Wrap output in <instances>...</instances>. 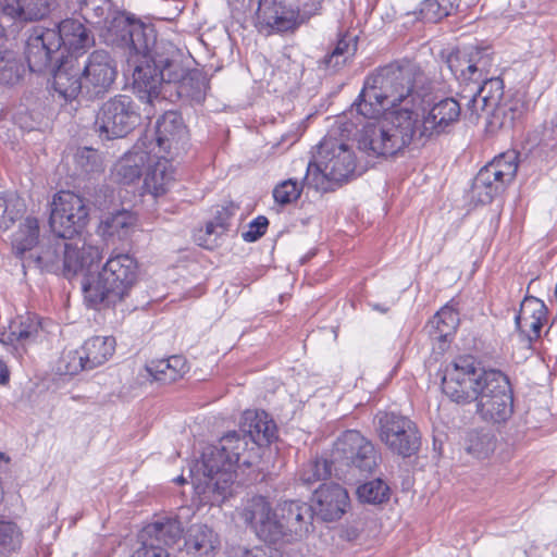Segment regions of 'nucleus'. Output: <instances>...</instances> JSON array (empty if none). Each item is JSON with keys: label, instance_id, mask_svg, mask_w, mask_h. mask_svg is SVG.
<instances>
[{"label": "nucleus", "instance_id": "obj_1", "mask_svg": "<svg viewBox=\"0 0 557 557\" xmlns=\"http://www.w3.org/2000/svg\"><path fill=\"white\" fill-rule=\"evenodd\" d=\"M113 41L128 50V65H133V87L138 98L150 107L165 99V85L183 77L189 57L172 41L156 36L152 26L128 16L117 17L111 28Z\"/></svg>", "mask_w": 557, "mask_h": 557}, {"label": "nucleus", "instance_id": "obj_2", "mask_svg": "<svg viewBox=\"0 0 557 557\" xmlns=\"http://www.w3.org/2000/svg\"><path fill=\"white\" fill-rule=\"evenodd\" d=\"M421 76L420 67L408 60L382 66L366 78L351 110L367 119H373L380 116L388 104L420 100V95L414 91V87Z\"/></svg>", "mask_w": 557, "mask_h": 557}, {"label": "nucleus", "instance_id": "obj_3", "mask_svg": "<svg viewBox=\"0 0 557 557\" xmlns=\"http://www.w3.org/2000/svg\"><path fill=\"white\" fill-rule=\"evenodd\" d=\"M137 261L128 253L111 256L101 270L83 278L82 288L89 307H114L137 280Z\"/></svg>", "mask_w": 557, "mask_h": 557}, {"label": "nucleus", "instance_id": "obj_4", "mask_svg": "<svg viewBox=\"0 0 557 557\" xmlns=\"http://www.w3.org/2000/svg\"><path fill=\"white\" fill-rule=\"evenodd\" d=\"M249 442L239 430L230 431L219 441L218 446L207 448L201 457L197 471L202 470V479L195 475L190 469L191 478L197 485H205L203 490H212L222 495L234 480V468L240 456L247 450Z\"/></svg>", "mask_w": 557, "mask_h": 557}, {"label": "nucleus", "instance_id": "obj_5", "mask_svg": "<svg viewBox=\"0 0 557 557\" xmlns=\"http://www.w3.org/2000/svg\"><path fill=\"white\" fill-rule=\"evenodd\" d=\"M356 169L352 149L336 138L325 137L318 146L317 159L309 162L305 183L315 190L329 191L347 182Z\"/></svg>", "mask_w": 557, "mask_h": 557}, {"label": "nucleus", "instance_id": "obj_6", "mask_svg": "<svg viewBox=\"0 0 557 557\" xmlns=\"http://www.w3.org/2000/svg\"><path fill=\"white\" fill-rule=\"evenodd\" d=\"M332 456L335 475L349 480L372 474L380 458L373 444L356 430H347L337 438Z\"/></svg>", "mask_w": 557, "mask_h": 557}, {"label": "nucleus", "instance_id": "obj_7", "mask_svg": "<svg viewBox=\"0 0 557 557\" xmlns=\"http://www.w3.org/2000/svg\"><path fill=\"white\" fill-rule=\"evenodd\" d=\"M139 107L127 95H115L98 108L92 125L101 140L123 138L139 125Z\"/></svg>", "mask_w": 557, "mask_h": 557}, {"label": "nucleus", "instance_id": "obj_8", "mask_svg": "<svg viewBox=\"0 0 557 557\" xmlns=\"http://www.w3.org/2000/svg\"><path fill=\"white\" fill-rule=\"evenodd\" d=\"M490 369L481 368L472 357H459L446 366L442 391L454 403H474L485 385Z\"/></svg>", "mask_w": 557, "mask_h": 557}, {"label": "nucleus", "instance_id": "obj_9", "mask_svg": "<svg viewBox=\"0 0 557 557\" xmlns=\"http://www.w3.org/2000/svg\"><path fill=\"white\" fill-rule=\"evenodd\" d=\"M374 420L380 441L393 454L409 458L419 451L421 435L408 417L395 411H379Z\"/></svg>", "mask_w": 557, "mask_h": 557}, {"label": "nucleus", "instance_id": "obj_10", "mask_svg": "<svg viewBox=\"0 0 557 557\" xmlns=\"http://www.w3.org/2000/svg\"><path fill=\"white\" fill-rule=\"evenodd\" d=\"M474 403L482 420L491 423L506 422L513 412V395L507 375L490 369L485 385Z\"/></svg>", "mask_w": 557, "mask_h": 557}, {"label": "nucleus", "instance_id": "obj_11", "mask_svg": "<svg viewBox=\"0 0 557 557\" xmlns=\"http://www.w3.org/2000/svg\"><path fill=\"white\" fill-rule=\"evenodd\" d=\"M89 210L85 199L73 191L61 190L53 196L49 224L54 235L72 239L87 225Z\"/></svg>", "mask_w": 557, "mask_h": 557}, {"label": "nucleus", "instance_id": "obj_12", "mask_svg": "<svg viewBox=\"0 0 557 557\" xmlns=\"http://www.w3.org/2000/svg\"><path fill=\"white\" fill-rule=\"evenodd\" d=\"M188 144V131L181 113L166 111L156 122L151 135L146 134L143 146L153 156L180 157Z\"/></svg>", "mask_w": 557, "mask_h": 557}, {"label": "nucleus", "instance_id": "obj_13", "mask_svg": "<svg viewBox=\"0 0 557 557\" xmlns=\"http://www.w3.org/2000/svg\"><path fill=\"white\" fill-rule=\"evenodd\" d=\"M493 65L492 51L488 47L469 46L450 52L446 66L460 83L480 85L491 79Z\"/></svg>", "mask_w": 557, "mask_h": 557}, {"label": "nucleus", "instance_id": "obj_14", "mask_svg": "<svg viewBox=\"0 0 557 557\" xmlns=\"http://www.w3.org/2000/svg\"><path fill=\"white\" fill-rule=\"evenodd\" d=\"M59 37L54 32L42 26L33 27L25 42L24 55L33 73L42 74L51 71L64 58L59 49Z\"/></svg>", "mask_w": 557, "mask_h": 557}, {"label": "nucleus", "instance_id": "obj_15", "mask_svg": "<svg viewBox=\"0 0 557 557\" xmlns=\"http://www.w3.org/2000/svg\"><path fill=\"white\" fill-rule=\"evenodd\" d=\"M84 98L96 100L102 98L112 88L116 76L115 60L106 50L91 52L82 70Z\"/></svg>", "mask_w": 557, "mask_h": 557}, {"label": "nucleus", "instance_id": "obj_16", "mask_svg": "<svg viewBox=\"0 0 557 557\" xmlns=\"http://www.w3.org/2000/svg\"><path fill=\"white\" fill-rule=\"evenodd\" d=\"M382 117L401 150L417 138H429V135L422 134L423 117L420 112L419 100L392 106V109L385 112Z\"/></svg>", "mask_w": 557, "mask_h": 557}, {"label": "nucleus", "instance_id": "obj_17", "mask_svg": "<svg viewBox=\"0 0 557 557\" xmlns=\"http://www.w3.org/2000/svg\"><path fill=\"white\" fill-rule=\"evenodd\" d=\"M243 519L249 524L264 542H287V533L281 517L272 512V508L265 497L255 496L246 505L242 513Z\"/></svg>", "mask_w": 557, "mask_h": 557}, {"label": "nucleus", "instance_id": "obj_18", "mask_svg": "<svg viewBox=\"0 0 557 557\" xmlns=\"http://www.w3.org/2000/svg\"><path fill=\"white\" fill-rule=\"evenodd\" d=\"M373 117L361 129L358 148L369 157H391L401 151L383 117Z\"/></svg>", "mask_w": 557, "mask_h": 557}, {"label": "nucleus", "instance_id": "obj_19", "mask_svg": "<svg viewBox=\"0 0 557 557\" xmlns=\"http://www.w3.org/2000/svg\"><path fill=\"white\" fill-rule=\"evenodd\" d=\"M278 517L287 533V542L301 540L313 530V508L300 500H285L278 505Z\"/></svg>", "mask_w": 557, "mask_h": 557}, {"label": "nucleus", "instance_id": "obj_20", "mask_svg": "<svg viewBox=\"0 0 557 557\" xmlns=\"http://www.w3.org/2000/svg\"><path fill=\"white\" fill-rule=\"evenodd\" d=\"M503 97L504 84L500 78H491L480 85H474L470 97L460 96L461 100H467L465 116L474 121L480 117L481 112H485L487 116L492 117L493 108L498 100H503Z\"/></svg>", "mask_w": 557, "mask_h": 557}, {"label": "nucleus", "instance_id": "obj_21", "mask_svg": "<svg viewBox=\"0 0 557 557\" xmlns=\"http://www.w3.org/2000/svg\"><path fill=\"white\" fill-rule=\"evenodd\" d=\"M99 260L100 250L97 246L87 244L81 237L67 239L62 275L71 277L78 273H85L84 278L88 275H94L95 273L91 272V269Z\"/></svg>", "mask_w": 557, "mask_h": 557}, {"label": "nucleus", "instance_id": "obj_22", "mask_svg": "<svg viewBox=\"0 0 557 557\" xmlns=\"http://www.w3.org/2000/svg\"><path fill=\"white\" fill-rule=\"evenodd\" d=\"M69 238L54 235L44 242L36 252L28 253L23 262L24 267H35L41 272L61 274L64 271V255Z\"/></svg>", "mask_w": 557, "mask_h": 557}, {"label": "nucleus", "instance_id": "obj_23", "mask_svg": "<svg viewBox=\"0 0 557 557\" xmlns=\"http://www.w3.org/2000/svg\"><path fill=\"white\" fill-rule=\"evenodd\" d=\"M315 512L323 521H336L349 505L347 491L337 483L321 484L314 491Z\"/></svg>", "mask_w": 557, "mask_h": 557}, {"label": "nucleus", "instance_id": "obj_24", "mask_svg": "<svg viewBox=\"0 0 557 557\" xmlns=\"http://www.w3.org/2000/svg\"><path fill=\"white\" fill-rule=\"evenodd\" d=\"M50 72H52V88L65 101L84 98V84L82 70L72 58L65 57Z\"/></svg>", "mask_w": 557, "mask_h": 557}, {"label": "nucleus", "instance_id": "obj_25", "mask_svg": "<svg viewBox=\"0 0 557 557\" xmlns=\"http://www.w3.org/2000/svg\"><path fill=\"white\" fill-rule=\"evenodd\" d=\"M461 114V103L453 97H447L435 102L422 122V134L432 137L446 133L456 124Z\"/></svg>", "mask_w": 557, "mask_h": 557}, {"label": "nucleus", "instance_id": "obj_26", "mask_svg": "<svg viewBox=\"0 0 557 557\" xmlns=\"http://www.w3.org/2000/svg\"><path fill=\"white\" fill-rule=\"evenodd\" d=\"M239 431L248 442L258 447L271 444L277 437V428L273 419L261 410H246Z\"/></svg>", "mask_w": 557, "mask_h": 557}, {"label": "nucleus", "instance_id": "obj_27", "mask_svg": "<svg viewBox=\"0 0 557 557\" xmlns=\"http://www.w3.org/2000/svg\"><path fill=\"white\" fill-rule=\"evenodd\" d=\"M183 535V527L176 518H163L146 525L139 533L138 540L153 546L168 548L177 544Z\"/></svg>", "mask_w": 557, "mask_h": 557}, {"label": "nucleus", "instance_id": "obj_28", "mask_svg": "<svg viewBox=\"0 0 557 557\" xmlns=\"http://www.w3.org/2000/svg\"><path fill=\"white\" fill-rule=\"evenodd\" d=\"M79 12L88 24L95 25L104 30L102 36L107 42L122 47V42L113 41L115 35L111 28L113 26V22L117 17L125 15L123 13H114L113 17L109 20L110 0H81Z\"/></svg>", "mask_w": 557, "mask_h": 557}, {"label": "nucleus", "instance_id": "obj_29", "mask_svg": "<svg viewBox=\"0 0 557 557\" xmlns=\"http://www.w3.org/2000/svg\"><path fill=\"white\" fill-rule=\"evenodd\" d=\"M49 30L59 37L60 51L77 52L94 44L89 30L77 20L66 18Z\"/></svg>", "mask_w": 557, "mask_h": 557}, {"label": "nucleus", "instance_id": "obj_30", "mask_svg": "<svg viewBox=\"0 0 557 557\" xmlns=\"http://www.w3.org/2000/svg\"><path fill=\"white\" fill-rule=\"evenodd\" d=\"M40 321L35 314L27 313L12 320L7 330L0 332V343L16 349V345L24 346L34 341L39 332Z\"/></svg>", "mask_w": 557, "mask_h": 557}, {"label": "nucleus", "instance_id": "obj_31", "mask_svg": "<svg viewBox=\"0 0 557 557\" xmlns=\"http://www.w3.org/2000/svg\"><path fill=\"white\" fill-rule=\"evenodd\" d=\"M187 363L183 356L174 355L166 359L151 360L145 367V377L150 382L170 384L187 372Z\"/></svg>", "mask_w": 557, "mask_h": 557}, {"label": "nucleus", "instance_id": "obj_32", "mask_svg": "<svg viewBox=\"0 0 557 557\" xmlns=\"http://www.w3.org/2000/svg\"><path fill=\"white\" fill-rule=\"evenodd\" d=\"M51 0H4L3 15L20 22H32L47 16Z\"/></svg>", "mask_w": 557, "mask_h": 557}, {"label": "nucleus", "instance_id": "obj_33", "mask_svg": "<svg viewBox=\"0 0 557 557\" xmlns=\"http://www.w3.org/2000/svg\"><path fill=\"white\" fill-rule=\"evenodd\" d=\"M176 87L180 98H186L201 102L206 98L209 88V79L206 73L199 69H189V63L184 67L183 77L172 82Z\"/></svg>", "mask_w": 557, "mask_h": 557}, {"label": "nucleus", "instance_id": "obj_34", "mask_svg": "<svg viewBox=\"0 0 557 557\" xmlns=\"http://www.w3.org/2000/svg\"><path fill=\"white\" fill-rule=\"evenodd\" d=\"M184 545L188 554L209 556L218 548L219 537L207 524L196 523L187 530Z\"/></svg>", "mask_w": 557, "mask_h": 557}, {"label": "nucleus", "instance_id": "obj_35", "mask_svg": "<svg viewBox=\"0 0 557 557\" xmlns=\"http://www.w3.org/2000/svg\"><path fill=\"white\" fill-rule=\"evenodd\" d=\"M158 161L150 168L144 178V186L147 191L154 196H160L166 193L169 186L174 181V171L169 156H156Z\"/></svg>", "mask_w": 557, "mask_h": 557}, {"label": "nucleus", "instance_id": "obj_36", "mask_svg": "<svg viewBox=\"0 0 557 557\" xmlns=\"http://www.w3.org/2000/svg\"><path fill=\"white\" fill-rule=\"evenodd\" d=\"M115 338L112 336H92L81 346L84 362L88 370L104 364L115 351Z\"/></svg>", "mask_w": 557, "mask_h": 557}, {"label": "nucleus", "instance_id": "obj_37", "mask_svg": "<svg viewBox=\"0 0 557 557\" xmlns=\"http://www.w3.org/2000/svg\"><path fill=\"white\" fill-rule=\"evenodd\" d=\"M39 220L36 216L28 215L20 224L17 230L12 234V249L16 257L23 262L25 257L32 252L33 248L39 242Z\"/></svg>", "mask_w": 557, "mask_h": 557}, {"label": "nucleus", "instance_id": "obj_38", "mask_svg": "<svg viewBox=\"0 0 557 557\" xmlns=\"http://www.w3.org/2000/svg\"><path fill=\"white\" fill-rule=\"evenodd\" d=\"M357 36L345 34L341 36L324 58L319 61V67L330 72L341 70L357 51Z\"/></svg>", "mask_w": 557, "mask_h": 557}, {"label": "nucleus", "instance_id": "obj_39", "mask_svg": "<svg viewBox=\"0 0 557 557\" xmlns=\"http://www.w3.org/2000/svg\"><path fill=\"white\" fill-rule=\"evenodd\" d=\"M233 214V211L226 207L216 210L212 220L206 223V228L200 230L196 236L199 246L213 249L218 245V239L228 231Z\"/></svg>", "mask_w": 557, "mask_h": 557}, {"label": "nucleus", "instance_id": "obj_40", "mask_svg": "<svg viewBox=\"0 0 557 557\" xmlns=\"http://www.w3.org/2000/svg\"><path fill=\"white\" fill-rule=\"evenodd\" d=\"M506 185L484 166L479 171L472 183L473 197L482 205L491 203L500 195Z\"/></svg>", "mask_w": 557, "mask_h": 557}, {"label": "nucleus", "instance_id": "obj_41", "mask_svg": "<svg viewBox=\"0 0 557 557\" xmlns=\"http://www.w3.org/2000/svg\"><path fill=\"white\" fill-rule=\"evenodd\" d=\"M458 324V312L449 306H444L429 321L426 329L431 337L445 342L456 331Z\"/></svg>", "mask_w": 557, "mask_h": 557}, {"label": "nucleus", "instance_id": "obj_42", "mask_svg": "<svg viewBox=\"0 0 557 557\" xmlns=\"http://www.w3.org/2000/svg\"><path fill=\"white\" fill-rule=\"evenodd\" d=\"M497 440L488 430H472L466 437V451L476 459L488 458L496 449Z\"/></svg>", "mask_w": 557, "mask_h": 557}, {"label": "nucleus", "instance_id": "obj_43", "mask_svg": "<svg viewBox=\"0 0 557 557\" xmlns=\"http://www.w3.org/2000/svg\"><path fill=\"white\" fill-rule=\"evenodd\" d=\"M147 153H149L148 150L146 152H132L124 156L117 162L115 171L122 184L128 185L141 177L143 170L147 162Z\"/></svg>", "mask_w": 557, "mask_h": 557}, {"label": "nucleus", "instance_id": "obj_44", "mask_svg": "<svg viewBox=\"0 0 557 557\" xmlns=\"http://www.w3.org/2000/svg\"><path fill=\"white\" fill-rule=\"evenodd\" d=\"M484 168L507 185L516 177L518 171V152L515 150L504 152L495 157Z\"/></svg>", "mask_w": 557, "mask_h": 557}, {"label": "nucleus", "instance_id": "obj_45", "mask_svg": "<svg viewBox=\"0 0 557 557\" xmlns=\"http://www.w3.org/2000/svg\"><path fill=\"white\" fill-rule=\"evenodd\" d=\"M135 225V216L127 210L116 211L101 223L102 233L108 237L125 239Z\"/></svg>", "mask_w": 557, "mask_h": 557}, {"label": "nucleus", "instance_id": "obj_46", "mask_svg": "<svg viewBox=\"0 0 557 557\" xmlns=\"http://www.w3.org/2000/svg\"><path fill=\"white\" fill-rule=\"evenodd\" d=\"M523 114V104L519 100L497 101L492 111L490 124L500 128H510Z\"/></svg>", "mask_w": 557, "mask_h": 557}, {"label": "nucleus", "instance_id": "obj_47", "mask_svg": "<svg viewBox=\"0 0 557 557\" xmlns=\"http://www.w3.org/2000/svg\"><path fill=\"white\" fill-rule=\"evenodd\" d=\"M75 175L85 177L90 174L100 173L103 170L100 153L88 147L79 148L74 156Z\"/></svg>", "mask_w": 557, "mask_h": 557}, {"label": "nucleus", "instance_id": "obj_48", "mask_svg": "<svg viewBox=\"0 0 557 557\" xmlns=\"http://www.w3.org/2000/svg\"><path fill=\"white\" fill-rule=\"evenodd\" d=\"M547 314L548 309L543 300L534 296H525L519 313L515 318L516 326L530 323V321H547Z\"/></svg>", "mask_w": 557, "mask_h": 557}, {"label": "nucleus", "instance_id": "obj_49", "mask_svg": "<svg viewBox=\"0 0 557 557\" xmlns=\"http://www.w3.org/2000/svg\"><path fill=\"white\" fill-rule=\"evenodd\" d=\"M24 71V65L14 51L0 50V83L14 85L22 78Z\"/></svg>", "mask_w": 557, "mask_h": 557}, {"label": "nucleus", "instance_id": "obj_50", "mask_svg": "<svg viewBox=\"0 0 557 557\" xmlns=\"http://www.w3.org/2000/svg\"><path fill=\"white\" fill-rule=\"evenodd\" d=\"M25 211L24 201L16 195H0V231L9 230Z\"/></svg>", "mask_w": 557, "mask_h": 557}, {"label": "nucleus", "instance_id": "obj_51", "mask_svg": "<svg viewBox=\"0 0 557 557\" xmlns=\"http://www.w3.org/2000/svg\"><path fill=\"white\" fill-rule=\"evenodd\" d=\"M334 471L333 458L327 459H314L308 462L300 473L301 482L310 487L314 483L329 479Z\"/></svg>", "mask_w": 557, "mask_h": 557}, {"label": "nucleus", "instance_id": "obj_52", "mask_svg": "<svg viewBox=\"0 0 557 557\" xmlns=\"http://www.w3.org/2000/svg\"><path fill=\"white\" fill-rule=\"evenodd\" d=\"M357 495L362 503L382 504L389 498V487L381 479H375L361 484L357 488Z\"/></svg>", "mask_w": 557, "mask_h": 557}, {"label": "nucleus", "instance_id": "obj_53", "mask_svg": "<svg viewBox=\"0 0 557 557\" xmlns=\"http://www.w3.org/2000/svg\"><path fill=\"white\" fill-rule=\"evenodd\" d=\"M57 371L61 375H75L82 371H89L84 362L82 349L63 350L57 361Z\"/></svg>", "mask_w": 557, "mask_h": 557}, {"label": "nucleus", "instance_id": "obj_54", "mask_svg": "<svg viewBox=\"0 0 557 557\" xmlns=\"http://www.w3.org/2000/svg\"><path fill=\"white\" fill-rule=\"evenodd\" d=\"M305 185H307L305 178L301 183L294 178L285 180L274 187L273 198L282 206L292 203L300 197Z\"/></svg>", "mask_w": 557, "mask_h": 557}, {"label": "nucleus", "instance_id": "obj_55", "mask_svg": "<svg viewBox=\"0 0 557 557\" xmlns=\"http://www.w3.org/2000/svg\"><path fill=\"white\" fill-rule=\"evenodd\" d=\"M22 534L13 522L0 521V546L7 552H15L21 547Z\"/></svg>", "mask_w": 557, "mask_h": 557}, {"label": "nucleus", "instance_id": "obj_56", "mask_svg": "<svg viewBox=\"0 0 557 557\" xmlns=\"http://www.w3.org/2000/svg\"><path fill=\"white\" fill-rule=\"evenodd\" d=\"M293 8L294 15H296L295 29L313 15L319 14L322 9L320 0H295V5Z\"/></svg>", "mask_w": 557, "mask_h": 557}, {"label": "nucleus", "instance_id": "obj_57", "mask_svg": "<svg viewBox=\"0 0 557 557\" xmlns=\"http://www.w3.org/2000/svg\"><path fill=\"white\" fill-rule=\"evenodd\" d=\"M230 557H282L278 550L269 546L233 547Z\"/></svg>", "mask_w": 557, "mask_h": 557}, {"label": "nucleus", "instance_id": "obj_58", "mask_svg": "<svg viewBox=\"0 0 557 557\" xmlns=\"http://www.w3.org/2000/svg\"><path fill=\"white\" fill-rule=\"evenodd\" d=\"M269 226V220L264 215H259L248 224V230L242 234L247 243H255L262 237Z\"/></svg>", "mask_w": 557, "mask_h": 557}, {"label": "nucleus", "instance_id": "obj_59", "mask_svg": "<svg viewBox=\"0 0 557 557\" xmlns=\"http://www.w3.org/2000/svg\"><path fill=\"white\" fill-rule=\"evenodd\" d=\"M139 546L134 550L131 557H170L162 546H153L145 541H139Z\"/></svg>", "mask_w": 557, "mask_h": 557}, {"label": "nucleus", "instance_id": "obj_60", "mask_svg": "<svg viewBox=\"0 0 557 557\" xmlns=\"http://www.w3.org/2000/svg\"><path fill=\"white\" fill-rule=\"evenodd\" d=\"M547 321H530V323L517 326L521 335H524L529 343L536 341L541 337V331Z\"/></svg>", "mask_w": 557, "mask_h": 557}, {"label": "nucleus", "instance_id": "obj_61", "mask_svg": "<svg viewBox=\"0 0 557 557\" xmlns=\"http://www.w3.org/2000/svg\"><path fill=\"white\" fill-rule=\"evenodd\" d=\"M9 381V370L3 360L0 359V384H5Z\"/></svg>", "mask_w": 557, "mask_h": 557}, {"label": "nucleus", "instance_id": "obj_62", "mask_svg": "<svg viewBox=\"0 0 557 557\" xmlns=\"http://www.w3.org/2000/svg\"><path fill=\"white\" fill-rule=\"evenodd\" d=\"M175 483L183 484L186 482L185 478L183 475H180L173 480Z\"/></svg>", "mask_w": 557, "mask_h": 557}, {"label": "nucleus", "instance_id": "obj_63", "mask_svg": "<svg viewBox=\"0 0 557 557\" xmlns=\"http://www.w3.org/2000/svg\"><path fill=\"white\" fill-rule=\"evenodd\" d=\"M494 94H495L494 89H491V87H487V89L485 91V96H492Z\"/></svg>", "mask_w": 557, "mask_h": 557}, {"label": "nucleus", "instance_id": "obj_64", "mask_svg": "<svg viewBox=\"0 0 557 557\" xmlns=\"http://www.w3.org/2000/svg\"><path fill=\"white\" fill-rule=\"evenodd\" d=\"M5 34L4 27L0 24V38H2Z\"/></svg>", "mask_w": 557, "mask_h": 557}]
</instances>
